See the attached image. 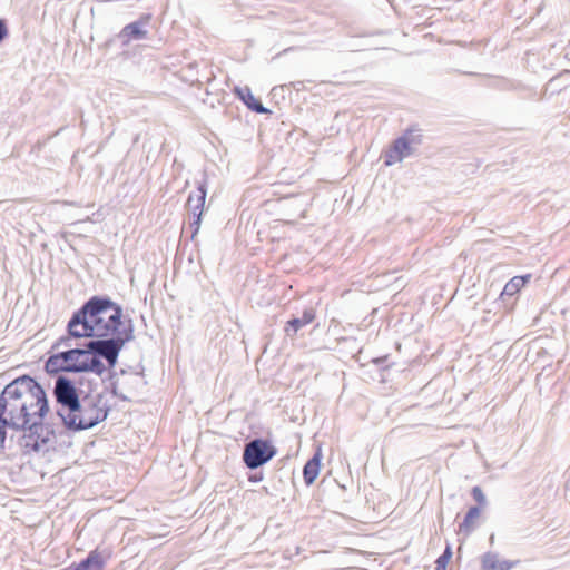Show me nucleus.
<instances>
[{"instance_id":"nucleus-8","label":"nucleus","mask_w":570,"mask_h":570,"mask_svg":"<svg viewBox=\"0 0 570 570\" xmlns=\"http://www.w3.org/2000/svg\"><path fill=\"white\" fill-rule=\"evenodd\" d=\"M207 190L205 184L198 185L196 193H191L188 196L187 205L190 208V228L191 238L198 233L202 223L203 208L206 200Z\"/></svg>"},{"instance_id":"nucleus-11","label":"nucleus","mask_w":570,"mask_h":570,"mask_svg":"<svg viewBox=\"0 0 570 570\" xmlns=\"http://www.w3.org/2000/svg\"><path fill=\"white\" fill-rule=\"evenodd\" d=\"M234 92L245 106L257 114H271V110L263 106V104L254 97L249 87H235Z\"/></svg>"},{"instance_id":"nucleus-20","label":"nucleus","mask_w":570,"mask_h":570,"mask_svg":"<svg viewBox=\"0 0 570 570\" xmlns=\"http://www.w3.org/2000/svg\"><path fill=\"white\" fill-rule=\"evenodd\" d=\"M472 497L479 504H485V495L480 487L472 489Z\"/></svg>"},{"instance_id":"nucleus-9","label":"nucleus","mask_w":570,"mask_h":570,"mask_svg":"<svg viewBox=\"0 0 570 570\" xmlns=\"http://www.w3.org/2000/svg\"><path fill=\"white\" fill-rule=\"evenodd\" d=\"M150 19L149 14L142 16L139 20L134 21L122 28L119 33V38L121 39L124 45H127L131 40H142L147 38V30L145 26L148 23Z\"/></svg>"},{"instance_id":"nucleus-18","label":"nucleus","mask_w":570,"mask_h":570,"mask_svg":"<svg viewBox=\"0 0 570 570\" xmlns=\"http://www.w3.org/2000/svg\"><path fill=\"white\" fill-rule=\"evenodd\" d=\"M480 515V509L478 507H471L465 517L463 522L460 524V530L469 533L471 531V525L474 519H476Z\"/></svg>"},{"instance_id":"nucleus-19","label":"nucleus","mask_w":570,"mask_h":570,"mask_svg":"<svg viewBox=\"0 0 570 570\" xmlns=\"http://www.w3.org/2000/svg\"><path fill=\"white\" fill-rule=\"evenodd\" d=\"M452 558V549L450 544L446 546L443 553L436 559V570H446V566Z\"/></svg>"},{"instance_id":"nucleus-12","label":"nucleus","mask_w":570,"mask_h":570,"mask_svg":"<svg viewBox=\"0 0 570 570\" xmlns=\"http://www.w3.org/2000/svg\"><path fill=\"white\" fill-rule=\"evenodd\" d=\"M315 320V311L314 308L309 307L304 309L301 317H293L286 323V326L284 328L287 336H294L298 330L302 327L311 324Z\"/></svg>"},{"instance_id":"nucleus-4","label":"nucleus","mask_w":570,"mask_h":570,"mask_svg":"<svg viewBox=\"0 0 570 570\" xmlns=\"http://www.w3.org/2000/svg\"><path fill=\"white\" fill-rule=\"evenodd\" d=\"M108 411L100 405V400L85 397L78 402L75 411L62 415V423L71 431H82L96 426L107 417Z\"/></svg>"},{"instance_id":"nucleus-2","label":"nucleus","mask_w":570,"mask_h":570,"mask_svg":"<svg viewBox=\"0 0 570 570\" xmlns=\"http://www.w3.org/2000/svg\"><path fill=\"white\" fill-rule=\"evenodd\" d=\"M71 337L91 341H111L120 354L126 343L134 340V325L125 320L122 307L108 296L95 295L73 312L67 324Z\"/></svg>"},{"instance_id":"nucleus-15","label":"nucleus","mask_w":570,"mask_h":570,"mask_svg":"<svg viewBox=\"0 0 570 570\" xmlns=\"http://www.w3.org/2000/svg\"><path fill=\"white\" fill-rule=\"evenodd\" d=\"M322 454L317 451L304 465L303 476L307 485H311L317 478L321 468Z\"/></svg>"},{"instance_id":"nucleus-6","label":"nucleus","mask_w":570,"mask_h":570,"mask_svg":"<svg viewBox=\"0 0 570 570\" xmlns=\"http://www.w3.org/2000/svg\"><path fill=\"white\" fill-rule=\"evenodd\" d=\"M53 396L60 406L57 410V415L60 419H62V415L67 412L75 411V407L78 406V402L80 401L75 383L63 375H59L55 381Z\"/></svg>"},{"instance_id":"nucleus-13","label":"nucleus","mask_w":570,"mask_h":570,"mask_svg":"<svg viewBox=\"0 0 570 570\" xmlns=\"http://www.w3.org/2000/svg\"><path fill=\"white\" fill-rule=\"evenodd\" d=\"M514 562L501 560L497 553L487 552L482 557L483 570H511Z\"/></svg>"},{"instance_id":"nucleus-5","label":"nucleus","mask_w":570,"mask_h":570,"mask_svg":"<svg viewBox=\"0 0 570 570\" xmlns=\"http://www.w3.org/2000/svg\"><path fill=\"white\" fill-rule=\"evenodd\" d=\"M75 337L68 336L60 337L53 345L52 350H58L61 346L67 347L66 351H59L51 354L46 361L45 368L50 374L59 372L76 373V347H72L71 341Z\"/></svg>"},{"instance_id":"nucleus-14","label":"nucleus","mask_w":570,"mask_h":570,"mask_svg":"<svg viewBox=\"0 0 570 570\" xmlns=\"http://www.w3.org/2000/svg\"><path fill=\"white\" fill-rule=\"evenodd\" d=\"M530 275H524V276H514L512 277L503 287L501 294H500V299L502 302H505L507 297H512L514 295H517L520 289L528 283V281L530 279Z\"/></svg>"},{"instance_id":"nucleus-16","label":"nucleus","mask_w":570,"mask_h":570,"mask_svg":"<svg viewBox=\"0 0 570 570\" xmlns=\"http://www.w3.org/2000/svg\"><path fill=\"white\" fill-rule=\"evenodd\" d=\"M104 566L101 556L97 551H91L88 557L81 560L76 569L77 570H101Z\"/></svg>"},{"instance_id":"nucleus-25","label":"nucleus","mask_w":570,"mask_h":570,"mask_svg":"<svg viewBox=\"0 0 570 570\" xmlns=\"http://www.w3.org/2000/svg\"><path fill=\"white\" fill-rule=\"evenodd\" d=\"M73 570H77L76 568Z\"/></svg>"},{"instance_id":"nucleus-23","label":"nucleus","mask_w":570,"mask_h":570,"mask_svg":"<svg viewBox=\"0 0 570 570\" xmlns=\"http://www.w3.org/2000/svg\"><path fill=\"white\" fill-rule=\"evenodd\" d=\"M7 433L0 430V445L2 446L6 441Z\"/></svg>"},{"instance_id":"nucleus-10","label":"nucleus","mask_w":570,"mask_h":570,"mask_svg":"<svg viewBox=\"0 0 570 570\" xmlns=\"http://www.w3.org/2000/svg\"><path fill=\"white\" fill-rule=\"evenodd\" d=\"M416 150L413 149L402 137L396 138L390 149L385 153L384 164L392 166L401 163L403 159L412 156Z\"/></svg>"},{"instance_id":"nucleus-24","label":"nucleus","mask_w":570,"mask_h":570,"mask_svg":"<svg viewBox=\"0 0 570 570\" xmlns=\"http://www.w3.org/2000/svg\"><path fill=\"white\" fill-rule=\"evenodd\" d=\"M490 541H491V543L494 542V535L493 534L490 537Z\"/></svg>"},{"instance_id":"nucleus-22","label":"nucleus","mask_w":570,"mask_h":570,"mask_svg":"<svg viewBox=\"0 0 570 570\" xmlns=\"http://www.w3.org/2000/svg\"><path fill=\"white\" fill-rule=\"evenodd\" d=\"M114 394H115L116 396H118L119 399H121V400H129V397H128V396H126V395H124V394H121V393H118V391H117V389H116V387H114Z\"/></svg>"},{"instance_id":"nucleus-3","label":"nucleus","mask_w":570,"mask_h":570,"mask_svg":"<svg viewBox=\"0 0 570 570\" xmlns=\"http://www.w3.org/2000/svg\"><path fill=\"white\" fill-rule=\"evenodd\" d=\"M119 353L116 352L111 341H87L83 347H76V373H94L101 376L106 372L107 362L109 368L116 366Z\"/></svg>"},{"instance_id":"nucleus-1","label":"nucleus","mask_w":570,"mask_h":570,"mask_svg":"<svg viewBox=\"0 0 570 570\" xmlns=\"http://www.w3.org/2000/svg\"><path fill=\"white\" fill-rule=\"evenodd\" d=\"M49 411L42 386L31 376L22 375L4 386L0 394V430L26 431L24 446L36 452L47 450L55 438L42 420Z\"/></svg>"},{"instance_id":"nucleus-17","label":"nucleus","mask_w":570,"mask_h":570,"mask_svg":"<svg viewBox=\"0 0 570 570\" xmlns=\"http://www.w3.org/2000/svg\"><path fill=\"white\" fill-rule=\"evenodd\" d=\"M401 137L415 150L423 142V135L420 128H409L403 132Z\"/></svg>"},{"instance_id":"nucleus-7","label":"nucleus","mask_w":570,"mask_h":570,"mask_svg":"<svg viewBox=\"0 0 570 570\" xmlns=\"http://www.w3.org/2000/svg\"><path fill=\"white\" fill-rule=\"evenodd\" d=\"M276 454V449L264 439H254L246 443L243 452V462L255 470L271 461Z\"/></svg>"},{"instance_id":"nucleus-21","label":"nucleus","mask_w":570,"mask_h":570,"mask_svg":"<svg viewBox=\"0 0 570 570\" xmlns=\"http://www.w3.org/2000/svg\"><path fill=\"white\" fill-rule=\"evenodd\" d=\"M8 35V29L6 26V22L0 19V42L6 38Z\"/></svg>"}]
</instances>
